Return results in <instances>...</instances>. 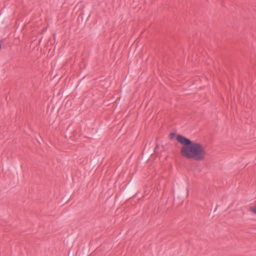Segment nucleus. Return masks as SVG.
I'll use <instances>...</instances> for the list:
<instances>
[{
	"label": "nucleus",
	"mask_w": 256,
	"mask_h": 256,
	"mask_svg": "<svg viewBox=\"0 0 256 256\" xmlns=\"http://www.w3.org/2000/svg\"><path fill=\"white\" fill-rule=\"evenodd\" d=\"M178 136V135H176L174 133H171L170 134V138L171 140H173L174 138H176V136Z\"/></svg>",
	"instance_id": "f03ea898"
},
{
	"label": "nucleus",
	"mask_w": 256,
	"mask_h": 256,
	"mask_svg": "<svg viewBox=\"0 0 256 256\" xmlns=\"http://www.w3.org/2000/svg\"><path fill=\"white\" fill-rule=\"evenodd\" d=\"M176 140L182 146L180 154L183 157L197 161L203 160L206 157V148L202 144L191 141L179 134L176 136Z\"/></svg>",
	"instance_id": "f257e3e1"
},
{
	"label": "nucleus",
	"mask_w": 256,
	"mask_h": 256,
	"mask_svg": "<svg viewBox=\"0 0 256 256\" xmlns=\"http://www.w3.org/2000/svg\"><path fill=\"white\" fill-rule=\"evenodd\" d=\"M251 210L252 212L256 214V206L253 207L251 208Z\"/></svg>",
	"instance_id": "7ed1b4c3"
}]
</instances>
